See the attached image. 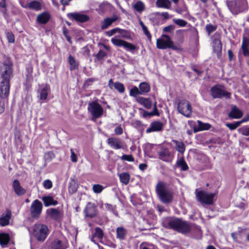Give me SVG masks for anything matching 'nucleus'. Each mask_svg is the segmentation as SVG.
<instances>
[{"label":"nucleus","instance_id":"obj_1","mask_svg":"<svg viewBox=\"0 0 249 249\" xmlns=\"http://www.w3.org/2000/svg\"><path fill=\"white\" fill-rule=\"evenodd\" d=\"M156 192L160 200L163 203H170L173 199V193L167 184L159 182L156 187Z\"/></svg>","mask_w":249,"mask_h":249},{"label":"nucleus","instance_id":"obj_2","mask_svg":"<svg viewBox=\"0 0 249 249\" xmlns=\"http://www.w3.org/2000/svg\"><path fill=\"white\" fill-rule=\"evenodd\" d=\"M168 226L182 234L188 233L195 227L193 224L178 218L170 220L168 222Z\"/></svg>","mask_w":249,"mask_h":249},{"label":"nucleus","instance_id":"obj_3","mask_svg":"<svg viewBox=\"0 0 249 249\" xmlns=\"http://www.w3.org/2000/svg\"><path fill=\"white\" fill-rule=\"evenodd\" d=\"M226 4L230 11L234 15L246 11L248 8L246 0H227Z\"/></svg>","mask_w":249,"mask_h":249},{"label":"nucleus","instance_id":"obj_4","mask_svg":"<svg viewBox=\"0 0 249 249\" xmlns=\"http://www.w3.org/2000/svg\"><path fill=\"white\" fill-rule=\"evenodd\" d=\"M33 233L35 238L38 241H43L49 234L48 227L41 223L35 224L33 227Z\"/></svg>","mask_w":249,"mask_h":249},{"label":"nucleus","instance_id":"obj_5","mask_svg":"<svg viewBox=\"0 0 249 249\" xmlns=\"http://www.w3.org/2000/svg\"><path fill=\"white\" fill-rule=\"evenodd\" d=\"M12 64L10 61L4 62L0 66V76L1 80L10 81L13 77Z\"/></svg>","mask_w":249,"mask_h":249},{"label":"nucleus","instance_id":"obj_6","mask_svg":"<svg viewBox=\"0 0 249 249\" xmlns=\"http://www.w3.org/2000/svg\"><path fill=\"white\" fill-rule=\"evenodd\" d=\"M156 46L158 49L162 50L167 48L176 49L173 41L168 36L166 35H162L160 38L157 39Z\"/></svg>","mask_w":249,"mask_h":249},{"label":"nucleus","instance_id":"obj_7","mask_svg":"<svg viewBox=\"0 0 249 249\" xmlns=\"http://www.w3.org/2000/svg\"><path fill=\"white\" fill-rule=\"evenodd\" d=\"M215 193H208L204 191H196V197L198 201L202 204H212Z\"/></svg>","mask_w":249,"mask_h":249},{"label":"nucleus","instance_id":"obj_8","mask_svg":"<svg viewBox=\"0 0 249 249\" xmlns=\"http://www.w3.org/2000/svg\"><path fill=\"white\" fill-rule=\"evenodd\" d=\"M88 109L91 114L93 120L100 118L103 114L102 107L96 102L89 103Z\"/></svg>","mask_w":249,"mask_h":249},{"label":"nucleus","instance_id":"obj_9","mask_svg":"<svg viewBox=\"0 0 249 249\" xmlns=\"http://www.w3.org/2000/svg\"><path fill=\"white\" fill-rule=\"evenodd\" d=\"M178 112L188 118L191 115L192 108L189 102L186 100H181L179 101L178 106Z\"/></svg>","mask_w":249,"mask_h":249},{"label":"nucleus","instance_id":"obj_10","mask_svg":"<svg viewBox=\"0 0 249 249\" xmlns=\"http://www.w3.org/2000/svg\"><path fill=\"white\" fill-rule=\"evenodd\" d=\"M211 94L214 98H221L224 97L226 98H230V93L226 91L223 86L220 85H216L212 87L211 89Z\"/></svg>","mask_w":249,"mask_h":249},{"label":"nucleus","instance_id":"obj_11","mask_svg":"<svg viewBox=\"0 0 249 249\" xmlns=\"http://www.w3.org/2000/svg\"><path fill=\"white\" fill-rule=\"evenodd\" d=\"M158 158L165 162H171L173 158V154L169 150L165 147H162L161 149L158 152Z\"/></svg>","mask_w":249,"mask_h":249},{"label":"nucleus","instance_id":"obj_12","mask_svg":"<svg viewBox=\"0 0 249 249\" xmlns=\"http://www.w3.org/2000/svg\"><path fill=\"white\" fill-rule=\"evenodd\" d=\"M42 209V204L40 201L36 199L34 200L31 204L30 211L33 217H36L41 213Z\"/></svg>","mask_w":249,"mask_h":249},{"label":"nucleus","instance_id":"obj_13","mask_svg":"<svg viewBox=\"0 0 249 249\" xmlns=\"http://www.w3.org/2000/svg\"><path fill=\"white\" fill-rule=\"evenodd\" d=\"M67 16L70 19L74 20L80 22H86L89 19V18L86 15L76 12L69 13L67 14Z\"/></svg>","mask_w":249,"mask_h":249},{"label":"nucleus","instance_id":"obj_14","mask_svg":"<svg viewBox=\"0 0 249 249\" xmlns=\"http://www.w3.org/2000/svg\"><path fill=\"white\" fill-rule=\"evenodd\" d=\"M10 81L1 80L0 82V97L5 98L9 94Z\"/></svg>","mask_w":249,"mask_h":249},{"label":"nucleus","instance_id":"obj_15","mask_svg":"<svg viewBox=\"0 0 249 249\" xmlns=\"http://www.w3.org/2000/svg\"><path fill=\"white\" fill-rule=\"evenodd\" d=\"M107 143L113 149H124V147L122 141L118 138L110 137L107 140Z\"/></svg>","mask_w":249,"mask_h":249},{"label":"nucleus","instance_id":"obj_16","mask_svg":"<svg viewBox=\"0 0 249 249\" xmlns=\"http://www.w3.org/2000/svg\"><path fill=\"white\" fill-rule=\"evenodd\" d=\"M50 91V87L48 84H42L39 86L38 90V97L41 100L47 99L49 92Z\"/></svg>","mask_w":249,"mask_h":249},{"label":"nucleus","instance_id":"obj_17","mask_svg":"<svg viewBox=\"0 0 249 249\" xmlns=\"http://www.w3.org/2000/svg\"><path fill=\"white\" fill-rule=\"evenodd\" d=\"M163 126V124L160 121L153 122L150 124L149 127L146 130V133L160 131L162 130Z\"/></svg>","mask_w":249,"mask_h":249},{"label":"nucleus","instance_id":"obj_18","mask_svg":"<svg viewBox=\"0 0 249 249\" xmlns=\"http://www.w3.org/2000/svg\"><path fill=\"white\" fill-rule=\"evenodd\" d=\"M12 186L15 193L18 196H21L25 194L26 190L20 185L18 179H15L13 181Z\"/></svg>","mask_w":249,"mask_h":249},{"label":"nucleus","instance_id":"obj_19","mask_svg":"<svg viewBox=\"0 0 249 249\" xmlns=\"http://www.w3.org/2000/svg\"><path fill=\"white\" fill-rule=\"evenodd\" d=\"M108 87L112 89L114 88L120 93H123L125 90L124 86L122 83L119 82L114 83L112 79L108 81Z\"/></svg>","mask_w":249,"mask_h":249},{"label":"nucleus","instance_id":"obj_20","mask_svg":"<svg viewBox=\"0 0 249 249\" xmlns=\"http://www.w3.org/2000/svg\"><path fill=\"white\" fill-rule=\"evenodd\" d=\"M11 217V212L9 210L3 213L0 217V225L1 226H5L9 224V221Z\"/></svg>","mask_w":249,"mask_h":249},{"label":"nucleus","instance_id":"obj_21","mask_svg":"<svg viewBox=\"0 0 249 249\" xmlns=\"http://www.w3.org/2000/svg\"><path fill=\"white\" fill-rule=\"evenodd\" d=\"M241 51L245 56L249 57V38L243 37Z\"/></svg>","mask_w":249,"mask_h":249},{"label":"nucleus","instance_id":"obj_22","mask_svg":"<svg viewBox=\"0 0 249 249\" xmlns=\"http://www.w3.org/2000/svg\"><path fill=\"white\" fill-rule=\"evenodd\" d=\"M243 116V112L237 107L236 106H233L229 114V117L232 119H239Z\"/></svg>","mask_w":249,"mask_h":249},{"label":"nucleus","instance_id":"obj_23","mask_svg":"<svg viewBox=\"0 0 249 249\" xmlns=\"http://www.w3.org/2000/svg\"><path fill=\"white\" fill-rule=\"evenodd\" d=\"M213 51L214 52L218 57L221 53L222 44L219 39L215 38L213 41L212 45Z\"/></svg>","mask_w":249,"mask_h":249},{"label":"nucleus","instance_id":"obj_24","mask_svg":"<svg viewBox=\"0 0 249 249\" xmlns=\"http://www.w3.org/2000/svg\"><path fill=\"white\" fill-rule=\"evenodd\" d=\"M85 213L87 216L90 217L94 216L96 214V208L94 205L91 203H89L86 206Z\"/></svg>","mask_w":249,"mask_h":249},{"label":"nucleus","instance_id":"obj_25","mask_svg":"<svg viewBox=\"0 0 249 249\" xmlns=\"http://www.w3.org/2000/svg\"><path fill=\"white\" fill-rule=\"evenodd\" d=\"M211 124L208 123H203L200 121H197V124L195 125V132L208 130L211 128Z\"/></svg>","mask_w":249,"mask_h":249},{"label":"nucleus","instance_id":"obj_26","mask_svg":"<svg viewBox=\"0 0 249 249\" xmlns=\"http://www.w3.org/2000/svg\"><path fill=\"white\" fill-rule=\"evenodd\" d=\"M136 101L147 109L150 108L152 107V102L149 98L138 97L136 98Z\"/></svg>","mask_w":249,"mask_h":249},{"label":"nucleus","instance_id":"obj_27","mask_svg":"<svg viewBox=\"0 0 249 249\" xmlns=\"http://www.w3.org/2000/svg\"><path fill=\"white\" fill-rule=\"evenodd\" d=\"M103 232L101 228L97 227L95 228V232L93 234L90 238V240L93 243L96 244L95 238H97L99 240H101L103 237Z\"/></svg>","mask_w":249,"mask_h":249},{"label":"nucleus","instance_id":"obj_28","mask_svg":"<svg viewBox=\"0 0 249 249\" xmlns=\"http://www.w3.org/2000/svg\"><path fill=\"white\" fill-rule=\"evenodd\" d=\"M117 19L116 17L113 18H105L101 23V29L103 30L107 29L112 23Z\"/></svg>","mask_w":249,"mask_h":249},{"label":"nucleus","instance_id":"obj_29","mask_svg":"<svg viewBox=\"0 0 249 249\" xmlns=\"http://www.w3.org/2000/svg\"><path fill=\"white\" fill-rule=\"evenodd\" d=\"M50 15L47 12H43L38 15L37 21L41 24H45L50 19Z\"/></svg>","mask_w":249,"mask_h":249},{"label":"nucleus","instance_id":"obj_30","mask_svg":"<svg viewBox=\"0 0 249 249\" xmlns=\"http://www.w3.org/2000/svg\"><path fill=\"white\" fill-rule=\"evenodd\" d=\"M156 5L158 7L169 9L171 8V2L169 0H157Z\"/></svg>","mask_w":249,"mask_h":249},{"label":"nucleus","instance_id":"obj_31","mask_svg":"<svg viewBox=\"0 0 249 249\" xmlns=\"http://www.w3.org/2000/svg\"><path fill=\"white\" fill-rule=\"evenodd\" d=\"M42 200L43 201L44 205L46 207L50 205H56L57 204V201L53 199L51 196H45L42 197Z\"/></svg>","mask_w":249,"mask_h":249},{"label":"nucleus","instance_id":"obj_32","mask_svg":"<svg viewBox=\"0 0 249 249\" xmlns=\"http://www.w3.org/2000/svg\"><path fill=\"white\" fill-rule=\"evenodd\" d=\"M124 31H125L124 30L120 29L119 28H116L113 29L111 30L106 32V34L107 36H111L114 35V34H115L116 33H119V34H120L121 35L122 37L127 38L128 37H127L126 36H125L123 34Z\"/></svg>","mask_w":249,"mask_h":249},{"label":"nucleus","instance_id":"obj_33","mask_svg":"<svg viewBox=\"0 0 249 249\" xmlns=\"http://www.w3.org/2000/svg\"><path fill=\"white\" fill-rule=\"evenodd\" d=\"M126 233V230L123 227H118L116 229V237L120 240L124 239Z\"/></svg>","mask_w":249,"mask_h":249},{"label":"nucleus","instance_id":"obj_34","mask_svg":"<svg viewBox=\"0 0 249 249\" xmlns=\"http://www.w3.org/2000/svg\"><path fill=\"white\" fill-rule=\"evenodd\" d=\"M25 7H28V8L33 9L36 11H39L41 9V3L36 0H34L28 3V5Z\"/></svg>","mask_w":249,"mask_h":249},{"label":"nucleus","instance_id":"obj_35","mask_svg":"<svg viewBox=\"0 0 249 249\" xmlns=\"http://www.w3.org/2000/svg\"><path fill=\"white\" fill-rule=\"evenodd\" d=\"M119 177L121 182L124 185L128 184L130 180V175L127 172H124L119 175Z\"/></svg>","mask_w":249,"mask_h":249},{"label":"nucleus","instance_id":"obj_36","mask_svg":"<svg viewBox=\"0 0 249 249\" xmlns=\"http://www.w3.org/2000/svg\"><path fill=\"white\" fill-rule=\"evenodd\" d=\"M68 62L70 65V69L71 71H72V70L78 69V62L71 55H69V56L68 57Z\"/></svg>","mask_w":249,"mask_h":249},{"label":"nucleus","instance_id":"obj_37","mask_svg":"<svg viewBox=\"0 0 249 249\" xmlns=\"http://www.w3.org/2000/svg\"><path fill=\"white\" fill-rule=\"evenodd\" d=\"M173 142L175 144L176 149L179 153L183 154L185 150V146L182 142L173 140Z\"/></svg>","mask_w":249,"mask_h":249},{"label":"nucleus","instance_id":"obj_38","mask_svg":"<svg viewBox=\"0 0 249 249\" xmlns=\"http://www.w3.org/2000/svg\"><path fill=\"white\" fill-rule=\"evenodd\" d=\"M139 90L141 94L148 92L150 90V85L146 82H142L139 85Z\"/></svg>","mask_w":249,"mask_h":249},{"label":"nucleus","instance_id":"obj_39","mask_svg":"<svg viewBox=\"0 0 249 249\" xmlns=\"http://www.w3.org/2000/svg\"><path fill=\"white\" fill-rule=\"evenodd\" d=\"M49 214L52 218L55 220H58L61 217V213L59 211L56 209L52 208L50 209L49 212Z\"/></svg>","mask_w":249,"mask_h":249},{"label":"nucleus","instance_id":"obj_40","mask_svg":"<svg viewBox=\"0 0 249 249\" xmlns=\"http://www.w3.org/2000/svg\"><path fill=\"white\" fill-rule=\"evenodd\" d=\"M52 249H65L66 247L62 244L60 240H54L52 243Z\"/></svg>","mask_w":249,"mask_h":249},{"label":"nucleus","instance_id":"obj_41","mask_svg":"<svg viewBox=\"0 0 249 249\" xmlns=\"http://www.w3.org/2000/svg\"><path fill=\"white\" fill-rule=\"evenodd\" d=\"M125 41L124 40L118 38L117 36L112 37L111 39V43L116 47H124Z\"/></svg>","mask_w":249,"mask_h":249},{"label":"nucleus","instance_id":"obj_42","mask_svg":"<svg viewBox=\"0 0 249 249\" xmlns=\"http://www.w3.org/2000/svg\"><path fill=\"white\" fill-rule=\"evenodd\" d=\"M177 164L178 167H180L183 171L187 170L188 169V166L183 157H181L177 160Z\"/></svg>","mask_w":249,"mask_h":249},{"label":"nucleus","instance_id":"obj_43","mask_svg":"<svg viewBox=\"0 0 249 249\" xmlns=\"http://www.w3.org/2000/svg\"><path fill=\"white\" fill-rule=\"evenodd\" d=\"M133 8L139 13H142L144 10V4L141 1H137L133 5Z\"/></svg>","mask_w":249,"mask_h":249},{"label":"nucleus","instance_id":"obj_44","mask_svg":"<svg viewBox=\"0 0 249 249\" xmlns=\"http://www.w3.org/2000/svg\"><path fill=\"white\" fill-rule=\"evenodd\" d=\"M139 24L141 25L144 35L147 36L149 40H151V35L149 31L148 30V29L146 27V26L144 24V23L141 20H139Z\"/></svg>","mask_w":249,"mask_h":249},{"label":"nucleus","instance_id":"obj_45","mask_svg":"<svg viewBox=\"0 0 249 249\" xmlns=\"http://www.w3.org/2000/svg\"><path fill=\"white\" fill-rule=\"evenodd\" d=\"M9 241V236L6 233H0V244L1 245H6Z\"/></svg>","mask_w":249,"mask_h":249},{"label":"nucleus","instance_id":"obj_46","mask_svg":"<svg viewBox=\"0 0 249 249\" xmlns=\"http://www.w3.org/2000/svg\"><path fill=\"white\" fill-rule=\"evenodd\" d=\"M239 133L242 135L248 136H249V126L248 125L244 126L238 129Z\"/></svg>","mask_w":249,"mask_h":249},{"label":"nucleus","instance_id":"obj_47","mask_svg":"<svg viewBox=\"0 0 249 249\" xmlns=\"http://www.w3.org/2000/svg\"><path fill=\"white\" fill-rule=\"evenodd\" d=\"M141 94L140 90L136 86H134L129 91L130 96L134 97H137L138 95Z\"/></svg>","mask_w":249,"mask_h":249},{"label":"nucleus","instance_id":"obj_48","mask_svg":"<svg viewBox=\"0 0 249 249\" xmlns=\"http://www.w3.org/2000/svg\"><path fill=\"white\" fill-rule=\"evenodd\" d=\"M123 47L127 51H133L136 49L135 45L126 41Z\"/></svg>","mask_w":249,"mask_h":249},{"label":"nucleus","instance_id":"obj_49","mask_svg":"<svg viewBox=\"0 0 249 249\" xmlns=\"http://www.w3.org/2000/svg\"><path fill=\"white\" fill-rule=\"evenodd\" d=\"M173 22L178 26L180 27H185L187 24V22H186L185 20L182 19H177V18H174L173 19Z\"/></svg>","mask_w":249,"mask_h":249},{"label":"nucleus","instance_id":"obj_50","mask_svg":"<svg viewBox=\"0 0 249 249\" xmlns=\"http://www.w3.org/2000/svg\"><path fill=\"white\" fill-rule=\"evenodd\" d=\"M241 125L239 121L235 122L233 123H227L226 125L231 130H233L237 128Z\"/></svg>","mask_w":249,"mask_h":249},{"label":"nucleus","instance_id":"obj_51","mask_svg":"<svg viewBox=\"0 0 249 249\" xmlns=\"http://www.w3.org/2000/svg\"><path fill=\"white\" fill-rule=\"evenodd\" d=\"M92 189L95 193H100L103 190L104 187L100 184H94L93 185Z\"/></svg>","mask_w":249,"mask_h":249},{"label":"nucleus","instance_id":"obj_52","mask_svg":"<svg viewBox=\"0 0 249 249\" xmlns=\"http://www.w3.org/2000/svg\"><path fill=\"white\" fill-rule=\"evenodd\" d=\"M71 156L70 158L72 162H76L78 161V158L77 155L75 154V150L73 149H71Z\"/></svg>","mask_w":249,"mask_h":249},{"label":"nucleus","instance_id":"obj_53","mask_svg":"<svg viewBox=\"0 0 249 249\" xmlns=\"http://www.w3.org/2000/svg\"><path fill=\"white\" fill-rule=\"evenodd\" d=\"M216 29V26L211 24H207L206 26V30L208 33L209 35H210L211 33L214 31Z\"/></svg>","mask_w":249,"mask_h":249},{"label":"nucleus","instance_id":"obj_54","mask_svg":"<svg viewBox=\"0 0 249 249\" xmlns=\"http://www.w3.org/2000/svg\"><path fill=\"white\" fill-rule=\"evenodd\" d=\"M121 159L122 160L127 161L133 162L134 161V159L131 155H123Z\"/></svg>","mask_w":249,"mask_h":249},{"label":"nucleus","instance_id":"obj_55","mask_svg":"<svg viewBox=\"0 0 249 249\" xmlns=\"http://www.w3.org/2000/svg\"><path fill=\"white\" fill-rule=\"evenodd\" d=\"M43 185L45 189H49L52 187L53 184L50 180L46 179L43 181Z\"/></svg>","mask_w":249,"mask_h":249},{"label":"nucleus","instance_id":"obj_56","mask_svg":"<svg viewBox=\"0 0 249 249\" xmlns=\"http://www.w3.org/2000/svg\"><path fill=\"white\" fill-rule=\"evenodd\" d=\"M153 110L150 112H147L149 116H152L154 115L159 116V113L156 107V102L154 103Z\"/></svg>","mask_w":249,"mask_h":249},{"label":"nucleus","instance_id":"obj_57","mask_svg":"<svg viewBox=\"0 0 249 249\" xmlns=\"http://www.w3.org/2000/svg\"><path fill=\"white\" fill-rule=\"evenodd\" d=\"M6 36L9 42L14 43L15 42L14 36L11 32H7Z\"/></svg>","mask_w":249,"mask_h":249},{"label":"nucleus","instance_id":"obj_58","mask_svg":"<svg viewBox=\"0 0 249 249\" xmlns=\"http://www.w3.org/2000/svg\"><path fill=\"white\" fill-rule=\"evenodd\" d=\"M114 133L116 135H121L123 133V129L121 125L117 126L114 129Z\"/></svg>","mask_w":249,"mask_h":249},{"label":"nucleus","instance_id":"obj_59","mask_svg":"<svg viewBox=\"0 0 249 249\" xmlns=\"http://www.w3.org/2000/svg\"><path fill=\"white\" fill-rule=\"evenodd\" d=\"M174 26L171 25L164 27L163 31L164 32L171 33L174 30Z\"/></svg>","mask_w":249,"mask_h":249},{"label":"nucleus","instance_id":"obj_60","mask_svg":"<svg viewBox=\"0 0 249 249\" xmlns=\"http://www.w3.org/2000/svg\"><path fill=\"white\" fill-rule=\"evenodd\" d=\"M107 53L102 50H100L99 52L96 55V57L98 59H101L103 58L106 55Z\"/></svg>","mask_w":249,"mask_h":249},{"label":"nucleus","instance_id":"obj_61","mask_svg":"<svg viewBox=\"0 0 249 249\" xmlns=\"http://www.w3.org/2000/svg\"><path fill=\"white\" fill-rule=\"evenodd\" d=\"M77 190V188L76 186L74 185H72V183H70V185L69 186V191L70 193L72 194L75 193Z\"/></svg>","mask_w":249,"mask_h":249},{"label":"nucleus","instance_id":"obj_62","mask_svg":"<svg viewBox=\"0 0 249 249\" xmlns=\"http://www.w3.org/2000/svg\"><path fill=\"white\" fill-rule=\"evenodd\" d=\"M105 208L108 211H109L110 212H112L113 213H115V210L114 207L110 204H105Z\"/></svg>","mask_w":249,"mask_h":249},{"label":"nucleus","instance_id":"obj_63","mask_svg":"<svg viewBox=\"0 0 249 249\" xmlns=\"http://www.w3.org/2000/svg\"><path fill=\"white\" fill-rule=\"evenodd\" d=\"M248 121H249V113L247 114L244 117V118L239 122L240 123V124H242L243 123L247 122Z\"/></svg>","mask_w":249,"mask_h":249},{"label":"nucleus","instance_id":"obj_64","mask_svg":"<svg viewBox=\"0 0 249 249\" xmlns=\"http://www.w3.org/2000/svg\"><path fill=\"white\" fill-rule=\"evenodd\" d=\"M5 110L4 104L0 101V114L3 113Z\"/></svg>","mask_w":249,"mask_h":249}]
</instances>
